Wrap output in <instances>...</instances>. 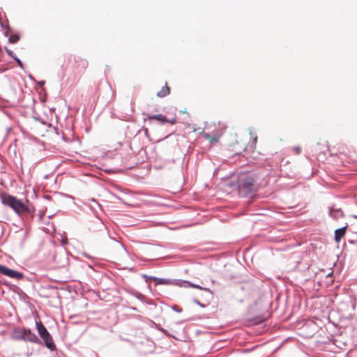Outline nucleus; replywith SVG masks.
Instances as JSON below:
<instances>
[{"label": "nucleus", "mask_w": 357, "mask_h": 357, "mask_svg": "<svg viewBox=\"0 0 357 357\" xmlns=\"http://www.w3.org/2000/svg\"><path fill=\"white\" fill-rule=\"evenodd\" d=\"M15 60H16V61L18 63V64H19L21 67H22V63L21 60H20V59H15Z\"/></svg>", "instance_id": "aec40b11"}, {"label": "nucleus", "mask_w": 357, "mask_h": 357, "mask_svg": "<svg viewBox=\"0 0 357 357\" xmlns=\"http://www.w3.org/2000/svg\"><path fill=\"white\" fill-rule=\"evenodd\" d=\"M2 202L10 206L19 215H21L22 213V203L15 197L10 195H3L2 197Z\"/></svg>", "instance_id": "f03ea898"}, {"label": "nucleus", "mask_w": 357, "mask_h": 357, "mask_svg": "<svg viewBox=\"0 0 357 357\" xmlns=\"http://www.w3.org/2000/svg\"><path fill=\"white\" fill-rule=\"evenodd\" d=\"M57 257H59L60 259L63 258V264L59 265L58 267H64L66 266V264H67V258L64 255L59 256V257H55V260L56 259Z\"/></svg>", "instance_id": "2eb2a0df"}, {"label": "nucleus", "mask_w": 357, "mask_h": 357, "mask_svg": "<svg viewBox=\"0 0 357 357\" xmlns=\"http://www.w3.org/2000/svg\"><path fill=\"white\" fill-rule=\"evenodd\" d=\"M301 147L300 146H295L293 148V151L296 154H300L301 153Z\"/></svg>", "instance_id": "f3484780"}, {"label": "nucleus", "mask_w": 357, "mask_h": 357, "mask_svg": "<svg viewBox=\"0 0 357 357\" xmlns=\"http://www.w3.org/2000/svg\"><path fill=\"white\" fill-rule=\"evenodd\" d=\"M255 187V181L250 176H244L238 181V188L240 193L246 195L252 192Z\"/></svg>", "instance_id": "f257e3e1"}, {"label": "nucleus", "mask_w": 357, "mask_h": 357, "mask_svg": "<svg viewBox=\"0 0 357 357\" xmlns=\"http://www.w3.org/2000/svg\"><path fill=\"white\" fill-rule=\"evenodd\" d=\"M36 326L40 337H43L44 335H47V334L49 333V332L47 331L46 328L41 321L36 322Z\"/></svg>", "instance_id": "9d476101"}, {"label": "nucleus", "mask_w": 357, "mask_h": 357, "mask_svg": "<svg viewBox=\"0 0 357 357\" xmlns=\"http://www.w3.org/2000/svg\"><path fill=\"white\" fill-rule=\"evenodd\" d=\"M8 268V267L0 264V273L6 275Z\"/></svg>", "instance_id": "dca6fc26"}, {"label": "nucleus", "mask_w": 357, "mask_h": 357, "mask_svg": "<svg viewBox=\"0 0 357 357\" xmlns=\"http://www.w3.org/2000/svg\"><path fill=\"white\" fill-rule=\"evenodd\" d=\"M26 204L24 203V217L26 216L27 218L32 219L33 217L34 208L27 198H26Z\"/></svg>", "instance_id": "39448f33"}, {"label": "nucleus", "mask_w": 357, "mask_h": 357, "mask_svg": "<svg viewBox=\"0 0 357 357\" xmlns=\"http://www.w3.org/2000/svg\"><path fill=\"white\" fill-rule=\"evenodd\" d=\"M20 40V36L17 35H13L9 38V40L12 43H15Z\"/></svg>", "instance_id": "4468645a"}, {"label": "nucleus", "mask_w": 357, "mask_h": 357, "mask_svg": "<svg viewBox=\"0 0 357 357\" xmlns=\"http://www.w3.org/2000/svg\"><path fill=\"white\" fill-rule=\"evenodd\" d=\"M147 119H148V120H150V121H151V120L158 121H159L161 123H169L172 124V125L176 123V119H175L169 120V119H167V117L165 115H162V114H155V115L148 114L147 115Z\"/></svg>", "instance_id": "20e7f679"}, {"label": "nucleus", "mask_w": 357, "mask_h": 357, "mask_svg": "<svg viewBox=\"0 0 357 357\" xmlns=\"http://www.w3.org/2000/svg\"><path fill=\"white\" fill-rule=\"evenodd\" d=\"M151 280L155 283V285L159 284H165V285H170L172 284V282L169 279L164 278H152Z\"/></svg>", "instance_id": "1a4fd4ad"}, {"label": "nucleus", "mask_w": 357, "mask_h": 357, "mask_svg": "<svg viewBox=\"0 0 357 357\" xmlns=\"http://www.w3.org/2000/svg\"><path fill=\"white\" fill-rule=\"evenodd\" d=\"M29 191L31 192V197L32 198L36 197V192H35L33 188H31L29 190H27V192H29Z\"/></svg>", "instance_id": "a211bd4d"}, {"label": "nucleus", "mask_w": 357, "mask_h": 357, "mask_svg": "<svg viewBox=\"0 0 357 357\" xmlns=\"http://www.w3.org/2000/svg\"><path fill=\"white\" fill-rule=\"evenodd\" d=\"M170 93V88L167 85V83H165V85L161 89L160 91L157 93V96L160 98H164L167 96Z\"/></svg>", "instance_id": "9b49d317"}, {"label": "nucleus", "mask_w": 357, "mask_h": 357, "mask_svg": "<svg viewBox=\"0 0 357 357\" xmlns=\"http://www.w3.org/2000/svg\"><path fill=\"white\" fill-rule=\"evenodd\" d=\"M24 340H29L31 342H37L39 341L38 337L30 330L24 328Z\"/></svg>", "instance_id": "0eeeda50"}, {"label": "nucleus", "mask_w": 357, "mask_h": 357, "mask_svg": "<svg viewBox=\"0 0 357 357\" xmlns=\"http://www.w3.org/2000/svg\"><path fill=\"white\" fill-rule=\"evenodd\" d=\"M6 275L10 277V278H22V274L17 272V271H15L14 270H12V269H10V268H8V271L6 272Z\"/></svg>", "instance_id": "f8f14e48"}, {"label": "nucleus", "mask_w": 357, "mask_h": 357, "mask_svg": "<svg viewBox=\"0 0 357 357\" xmlns=\"http://www.w3.org/2000/svg\"><path fill=\"white\" fill-rule=\"evenodd\" d=\"M204 137H205L206 139H207L208 140H209L210 142H211L213 143L218 142V140H219V138H220L219 135H211L208 133H206L204 135Z\"/></svg>", "instance_id": "ddd939ff"}, {"label": "nucleus", "mask_w": 357, "mask_h": 357, "mask_svg": "<svg viewBox=\"0 0 357 357\" xmlns=\"http://www.w3.org/2000/svg\"><path fill=\"white\" fill-rule=\"evenodd\" d=\"M41 338L43 340L46 347L48 349H50L52 351L56 349V346L52 340V337L51 336V335L50 333L47 334V335H44L43 337H41Z\"/></svg>", "instance_id": "423d86ee"}, {"label": "nucleus", "mask_w": 357, "mask_h": 357, "mask_svg": "<svg viewBox=\"0 0 357 357\" xmlns=\"http://www.w3.org/2000/svg\"><path fill=\"white\" fill-rule=\"evenodd\" d=\"M73 66L78 71H84L88 67V61L79 56H74L72 59Z\"/></svg>", "instance_id": "7ed1b4c3"}, {"label": "nucleus", "mask_w": 357, "mask_h": 357, "mask_svg": "<svg viewBox=\"0 0 357 357\" xmlns=\"http://www.w3.org/2000/svg\"><path fill=\"white\" fill-rule=\"evenodd\" d=\"M188 285H189L190 287H193V288L200 289H202V288L200 286H199V285L194 284H191L190 282H188Z\"/></svg>", "instance_id": "6ab92c4d"}, {"label": "nucleus", "mask_w": 357, "mask_h": 357, "mask_svg": "<svg viewBox=\"0 0 357 357\" xmlns=\"http://www.w3.org/2000/svg\"><path fill=\"white\" fill-rule=\"evenodd\" d=\"M347 227L337 229L335 231V241L339 243L342 238L345 235Z\"/></svg>", "instance_id": "6e6552de"}]
</instances>
